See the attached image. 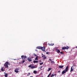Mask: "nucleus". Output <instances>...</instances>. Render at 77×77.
Here are the masks:
<instances>
[{"instance_id":"24","label":"nucleus","mask_w":77,"mask_h":77,"mask_svg":"<svg viewBox=\"0 0 77 77\" xmlns=\"http://www.w3.org/2000/svg\"><path fill=\"white\" fill-rule=\"evenodd\" d=\"M28 67H29V68H31V67H32V65H29V66H28Z\"/></svg>"},{"instance_id":"18","label":"nucleus","mask_w":77,"mask_h":77,"mask_svg":"<svg viewBox=\"0 0 77 77\" xmlns=\"http://www.w3.org/2000/svg\"><path fill=\"white\" fill-rule=\"evenodd\" d=\"M62 50H66L65 47H63L62 48Z\"/></svg>"},{"instance_id":"34","label":"nucleus","mask_w":77,"mask_h":77,"mask_svg":"<svg viewBox=\"0 0 77 77\" xmlns=\"http://www.w3.org/2000/svg\"><path fill=\"white\" fill-rule=\"evenodd\" d=\"M60 72V70H59V71H58V72L59 73Z\"/></svg>"},{"instance_id":"33","label":"nucleus","mask_w":77,"mask_h":77,"mask_svg":"<svg viewBox=\"0 0 77 77\" xmlns=\"http://www.w3.org/2000/svg\"><path fill=\"white\" fill-rule=\"evenodd\" d=\"M46 54H49V52H46Z\"/></svg>"},{"instance_id":"9","label":"nucleus","mask_w":77,"mask_h":77,"mask_svg":"<svg viewBox=\"0 0 77 77\" xmlns=\"http://www.w3.org/2000/svg\"><path fill=\"white\" fill-rule=\"evenodd\" d=\"M28 60L29 62H32V60L31 59V58H28Z\"/></svg>"},{"instance_id":"20","label":"nucleus","mask_w":77,"mask_h":77,"mask_svg":"<svg viewBox=\"0 0 77 77\" xmlns=\"http://www.w3.org/2000/svg\"><path fill=\"white\" fill-rule=\"evenodd\" d=\"M51 68H48V71H50V70H51Z\"/></svg>"},{"instance_id":"35","label":"nucleus","mask_w":77,"mask_h":77,"mask_svg":"<svg viewBox=\"0 0 77 77\" xmlns=\"http://www.w3.org/2000/svg\"><path fill=\"white\" fill-rule=\"evenodd\" d=\"M42 68V66H40V69H41Z\"/></svg>"},{"instance_id":"16","label":"nucleus","mask_w":77,"mask_h":77,"mask_svg":"<svg viewBox=\"0 0 77 77\" xmlns=\"http://www.w3.org/2000/svg\"><path fill=\"white\" fill-rule=\"evenodd\" d=\"M38 56H37L35 58V60H38Z\"/></svg>"},{"instance_id":"32","label":"nucleus","mask_w":77,"mask_h":77,"mask_svg":"<svg viewBox=\"0 0 77 77\" xmlns=\"http://www.w3.org/2000/svg\"><path fill=\"white\" fill-rule=\"evenodd\" d=\"M60 54H64V53H63L62 52H60Z\"/></svg>"},{"instance_id":"37","label":"nucleus","mask_w":77,"mask_h":77,"mask_svg":"<svg viewBox=\"0 0 77 77\" xmlns=\"http://www.w3.org/2000/svg\"><path fill=\"white\" fill-rule=\"evenodd\" d=\"M30 77H33V76H30Z\"/></svg>"},{"instance_id":"21","label":"nucleus","mask_w":77,"mask_h":77,"mask_svg":"<svg viewBox=\"0 0 77 77\" xmlns=\"http://www.w3.org/2000/svg\"><path fill=\"white\" fill-rule=\"evenodd\" d=\"M54 43H51L50 44V45H51V46H53V45H54Z\"/></svg>"},{"instance_id":"5","label":"nucleus","mask_w":77,"mask_h":77,"mask_svg":"<svg viewBox=\"0 0 77 77\" xmlns=\"http://www.w3.org/2000/svg\"><path fill=\"white\" fill-rule=\"evenodd\" d=\"M68 69H69L68 66H67V67L65 69H64V70L66 72H67L68 71Z\"/></svg>"},{"instance_id":"19","label":"nucleus","mask_w":77,"mask_h":77,"mask_svg":"<svg viewBox=\"0 0 77 77\" xmlns=\"http://www.w3.org/2000/svg\"><path fill=\"white\" fill-rule=\"evenodd\" d=\"M25 62V60H23L22 61L21 63H23Z\"/></svg>"},{"instance_id":"23","label":"nucleus","mask_w":77,"mask_h":77,"mask_svg":"<svg viewBox=\"0 0 77 77\" xmlns=\"http://www.w3.org/2000/svg\"><path fill=\"white\" fill-rule=\"evenodd\" d=\"M42 54V55H43V56H42V57H44L45 56V55H44V54Z\"/></svg>"},{"instance_id":"6","label":"nucleus","mask_w":77,"mask_h":77,"mask_svg":"<svg viewBox=\"0 0 77 77\" xmlns=\"http://www.w3.org/2000/svg\"><path fill=\"white\" fill-rule=\"evenodd\" d=\"M66 72L65 70H64L62 72V75H63V74H65Z\"/></svg>"},{"instance_id":"17","label":"nucleus","mask_w":77,"mask_h":77,"mask_svg":"<svg viewBox=\"0 0 77 77\" xmlns=\"http://www.w3.org/2000/svg\"><path fill=\"white\" fill-rule=\"evenodd\" d=\"M33 73L34 74H36L37 73V71L36 70H34L33 71Z\"/></svg>"},{"instance_id":"27","label":"nucleus","mask_w":77,"mask_h":77,"mask_svg":"<svg viewBox=\"0 0 77 77\" xmlns=\"http://www.w3.org/2000/svg\"><path fill=\"white\" fill-rule=\"evenodd\" d=\"M28 74L27 75V76H29V75L30 74V72H29Z\"/></svg>"},{"instance_id":"8","label":"nucleus","mask_w":77,"mask_h":77,"mask_svg":"<svg viewBox=\"0 0 77 77\" xmlns=\"http://www.w3.org/2000/svg\"><path fill=\"white\" fill-rule=\"evenodd\" d=\"M49 60H50V61H51V63H53L54 64V63H55L54 61H52L51 59H49Z\"/></svg>"},{"instance_id":"36","label":"nucleus","mask_w":77,"mask_h":77,"mask_svg":"<svg viewBox=\"0 0 77 77\" xmlns=\"http://www.w3.org/2000/svg\"><path fill=\"white\" fill-rule=\"evenodd\" d=\"M54 75L55 76H56V74H55Z\"/></svg>"},{"instance_id":"2","label":"nucleus","mask_w":77,"mask_h":77,"mask_svg":"<svg viewBox=\"0 0 77 77\" xmlns=\"http://www.w3.org/2000/svg\"><path fill=\"white\" fill-rule=\"evenodd\" d=\"M8 65H10V63H9V62L7 61L4 65V66L5 68H8Z\"/></svg>"},{"instance_id":"22","label":"nucleus","mask_w":77,"mask_h":77,"mask_svg":"<svg viewBox=\"0 0 77 77\" xmlns=\"http://www.w3.org/2000/svg\"><path fill=\"white\" fill-rule=\"evenodd\" d=\"M43 59H44V60H45V59H47V57H44Z\"/></svg>"},{"instance_id":"10","label":"nucleus","mask_w":77,"mask_h":77,"mask_svg":"<svg viewBox=\"0 0 77 77\" xmlns=\"http://www.w3.org/2000/svg\"><path fill=\"white\" fill-rule=\"evenodd\" d=\"M58 67L59 68H63V66H59Z\"/></svg>"},{"instance_id":"13","label":"nucleus","mask_w":77,"mask_h":77,"mask_svg":"<svg viewBox=\"0 0 77 77\" xmlns=\"http://www.w3.org/2000/svg\"><path fill=\"white\" fill-rule=\"evenodd\" d=\"M72 67H73L72 66L71 67V70H70V72H72V71H73V69H72Z\"/></svg>"},{"instance_id":"14","label":"nucleus","mask_w":77,"mask_h":77,"mask_svg":"<svg viewBox=\"0 0 77 77\" xmlns=\"http://www.w3.org/2000/svg\"><path fill=\"white\" fill-rule=\"evenodd\" d=\"M31 68L32 69H33V68H36V67L35 66H31Z\"/></svg>"},{"instance_id":"30","label":"nucleus","mask_w":77,"mask_h":77,"mask_svg":"<svg viewBox=\"0 0 77 77\" xmlns=\"http://www.w3.org/2000/svg\"><path fill=\"white\" fill-rule=\"evenodd\" d=\"M33 55H34V56H36H36H37V55L35 54H34Z\"/></svg>"},{"instance_id":"38","label":"nucleus","mask_w":77,"mask_h":77,"mask_svg":"<svg viewBox=\"0 0 77 77\" xmlns=\"http://www.w3.org/2000/svg\"><path fill=\"white\" fill-rule=\"evenodd\" d=\"M76 48H77V46H76Z\"/></svg>"},{"instance_id":"4","label":"nucleus","mask_w":77,"mask_h":77,"mask_svg":"<svg viewBox=\"0 0 77 77\" xmlns=\"http://www.w3.org/2000/svg\"><path fill=\"white\" fill-rule=\"evenodd\" d=\"M18 70H20V69L18 68H17L15 70H14V71L15 72L17 73H18Z\"/></svg>"},{"instance_id":"7","label":"nucleus","mask_w":77,"mask_h":77,"mask_svg":"<svg viewBox=\"0 0 77 77\" xmlns=\"http://www.w3.org/2000/svg\"><path fill=\"white\" fill-rule=\"evenodd\" d=\"M56 50L58 53H59L60 52V50L57 49H56Z\"/></svg>"},{"instance_id":"39","label":"nucleus","mask_w":77,"mask_h":77,"mask_svg":"<svg viewBox=\"0 0 77 77\" xmlns=\"http://www.w3.org/2000/svg\"><path fill=\"white\" fill-rule=\"evenodd\" d=\"M65 52H66V51H65Z\"/></svg>"},{"instance_id":"26","label":"nucleus","mask_w":77,"mask_h":77,"mask_svg":"<svg viewBox=\"0 0 77 77\" xmlns=\"http://www.w3.org/2000/svg\"><path fill=\"white\" fill-rule=\"evenodd\" d=\"M43 63L42 62V63H40L39 64H40V65H41L43 64Z\"/></svg>"},{"instance_id":"25","label":"nucleus","mask_w":77,"mask_h":77,"mask_svg":"<svg viewBox=\"0 0 77 77\" xmlns=\"http://www.w3.org/2000/svg\"><path fill=\"white\" fill-rule=\"evenodd\" d=\"M5 77H8V74H6L5 75Z\"/></svg>"},{"instance_id":"1","label":"nucleus","mask_w":77,"mask_h":77,"mask_svg":"<svg viewBox=\"0 0 77 77\" xmlns=\"http://www.w3.org/2000/svg\"><path fill=\"white\" fill-rule=\"evenodd\" d=\"M36 48H38V49H39L40 50H42L43 51H45V47L44 46L43 47L38 46Z\"/></svg>"},{"instance_id":"15","label":"nucleus","mask_w":77,"mask_h":77,"mask_svg":"<svg viewBox=\"0 0 77 77\" xmlns=\"http://www.w3.org/2000/svg\"><path fill=\"white\" fill-rule=\"evenodd\" d=\"M1 70L2 71H5V70L3 69V67H2L1 69Z\"/></svg>"},{"instance_id":"12","label":"nucleus","mask_w":77,"mask_h":77,"mask_svg":"<svg viewBox=\"0 0 77 77\" xmlns=\"http://www.w3.org/2000/svg\"><path fill=\"white\" fill-rule=\"evenodd\" d=\"M33 62L34 63H38V61H36V60H34L33 61Z\"/></svg>"},{"instance_id":"29","label":"nucleus","mask_w":77,"mask_h":77,"mask_svg":"<svg viewBox=\"0 0 77 77\" xmlns=\"http://www.w3.org/2000/svg\"><path fill=\"white\" fill-rule=\"evenodd\" d=\"M54 75L52 74L51 76V77H54Z\"/></svg>"},{"instance_id":"31","label":"nucleus","mask_w":77,"mask_h":77,"mask_svg":"<svg viewBox=\"0 0 77 77\" xmlns=\"http://www.w3.org/2000/svg\"><path fill=\"white\" fill-rule=\"evenodd\" d=\"M44 45H47V43H44Z\"/></svg>"},{"instance_id":"11","label":"nucleus","mask_w":77,"mask_h":77,"mask_svg":"<svg viewBox=\"0 0 77 77\" xmlns=\"http://www.w3.org/2000/svg\"><path fill=\"white\" fill-rule=\"evenodd\" d=\"M65 48L66 50H68V49H69V47L67 46V47H65Z\"/></svg>"},{"instance_id":"3","label":"nucleus","mask_w":77,"mask_h":77,"mask_svg":"<svg viewBox=\"0 0 77 77\" xmlns=\"http://www.w3.org/2000/svg\"><path fill=\"white\" fill-rule=\"evenodd\" d=\"M21 58L23 60V59L25 60L26 58L27 57H26V56H24V55H22L21 56Z\"/></svg>"},{"instance_id":"28","label":"nucleus","mask_w":77,"mask_h":77,"mask_svg":"<svg viewBox=\"0 0 77 77\" xmlns=\"http://www.w3.org/2000/svg\"><path fill=\"white\" fill-rule=\"evenodd\" d=\"M51 74V73H50L48 75L47 77H49Z\"/></svg>"}]
</instances>
